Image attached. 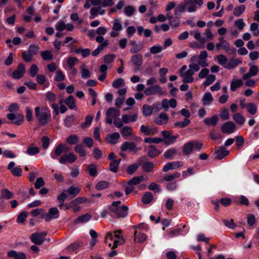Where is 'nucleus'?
<instances>
[{"label":"nucleus","mask_w":259,"mask_h":259,"mask_svg":"<svg viewBox=\"0 0 259 259\" xmlns=\"http://www.w3.org/2000/svg\"><path fill=\"white\" fill-rule=\"evenodd\" d=\"M120 201H113L109 206L108 209L111 214L116 218H123L128 214V207L123 205L119 206Z\"/></svg>","instance_id":"1"},{"label":"nucleus","mask_w":259,"mask_h":259,"mask_svg":"<svg viewBox=\"0 0 259 259\" xmlns=\"http://www.w3.org/2000/svg\"><path fill=\"white\" fill-rule=\"evenodd\" d=\"M35 116L41 125H46L51 119L50 111L48 109H41L37 106L34 109Z\"/></svg>","instance_id":"2"},{"label":"nucleus","mask_w":259,"mask_h":259,"mask_svg":"<svg viewBox=\"0 0 259 259\" xmlns=\"http://www.w3.org/2000/svg\"><path fill=\"white\" fill-rule=\"evenodd\" d=\"M114 235L111 233H108L105 238V242H107V240L110 239L111 240L114 241V244L112 247V249H114L118 245H121L124 243V239L121 235V230H116L113 232Z\"/></svg>","instance_id":"3"},{"label":"nucleus","mask_w":259,"mask_h":259,"mask_svg":"<svg viewBox=\"0 0 259 259\" xmlns=\"http://www.w3.org/2000/svg\"><path fill=\"white\" fill-rule=\"evenodd\" d=\"M144 176H140L135 177L128 181L125 187V193L126 195L131 193L134 189V186L139 184L142 181H144Z\"/></svg>","instance_id":"4"},{"label":"nucleus","mask_w":259,"mask_h":259,"mask_svg":"<svg viewBox=\"0 0 259 259\" xmlns=\"http://www.w3.org/2000/svg\"><path fill=\"white\" fill-rule=\"evenodd\" d=\"M161 134L163 137V141L167 145L175 143L179 137L178 135H171V133L168 131H162Z\"/></svg>","instance_id":"5"},{"label":"nucleus","mask_w":259,"mask_h":259,"mask_svg":"<svg viewBox=\"0 0 259 259\" xmlns=\"http://www.w3.org/2000/svg\"><path fill=\"white\" fill-rule=\"evenodd\" d=\"M47 234V233L45 231L32 233L30 237V239L35 244L41 245L45 241V237Z\"/></svg>","instance_id":"6"},{"label":"nucleus","mask_w":259,"mask_h":259,"mask_svg":"<svg viewBox=\"0 0 259 259\" xmlns=\"http://www.w3.org/2000/svg\"><path fill=\"white\" fill-rule=\"evenodd\" d=\"M120 149L122 151H128L136 153L138 151L141 150V147H137L136 144L134 142L126 141L122 144Z\"/></svg>","instance_id":"7"},{"label":"nucleus","mask_w":259,"mask_h":259,"mask_svg":"<svg viewBox=\"0 0 259 259\" xmlns=\"http://www.w3.org/2000/svg\"><path fill=\"white\" fill-rule=\"evenodd\" d=\"M144 94L146 96H150L157 94L161 96L164 94V92L159 85H153L146 88L144 91Z\"/></svg>","instance_id":"8"},{"label":"nucleus","mask_w":259,"mask_h":259,"mask_svg":"<svg viewBox=\"0 0 259 259\" xmlns=\"http://www.w3.org/2000/svg\"><path fill=\"white\" fill-rule=\"evenodd\" d=\"M236 130V126L232 121H227L223 124L221 127L222 132L227 134L234 133Z\"/></svg>","instance_id":"9"},{"label":"nucleus","mask_w":259,"mask_h":259,"mask_svg":"<svg viewBox=\"0 0 259 259\" xmlns=\"http://www.w3.org/2000/svg\"><path fill=\"white\" fill-rule=\"evenodd\" d=\"M77 157L75 154L72 152H70L68 154L62 155L59 159V162L62 164H64L66 162L72 163L75 161Z\"/></svg>","instance_id":"10"},{"label":"nucleus","mask_w":259,"mask_h":259,"mask_svg":"<svg viewBox=\"0 0 259 259\" xmlns=\"http://www.w3.org/2000/svg\"><path fill=\"white\" fill-rule=\"evenodd\" d=\"M25 71L26 69L25 65L22 63H20L18 66L17 69L14 71L12 76L15 79H18L22 77L25 73Z\"/></svg>","instance_id":"11"},{"label":"nucleus","mask_w":259,"mask_h":259,"mask_svg":"<svg viewBox=\"0 0 259 259\" xmlns=\"http://www.w3.org/2000/svg\"><path fill=\"white\" fill-rule=\"evenodd\" d=\"M59 217V210L56 207L51 208L48 213L44 216L46 222H50L53 219H57Z\"/></svg>","instance_id":"12"},{"label":"nucleus","mask_w":259,"mask_h":259,"mask_svg":"<svg viewBox=\"0 0 259 259\" xmlns=\"http://www.w3.org/2000/svg\"><path fill=\"white\" fill-rule=\"evenodd\" d=\"M219 40L222 41V49L230 55H234L236 53L235 49L231 47L229 43L224 39V37H221L219 39Z\"/></svg>","instance_id":"13"},{"label":"nucleus","mask_w":259,"mask_h":259,"mask_svg":"<svg viewBox=\"0 0 259 259\" xmlns=\"http://www.w3.org/2000/svg\"><path fill=\"white\" fill-rule=\"evenodd\" d=\"M194 72L190 68L185 73H181V76L183 78V82L184 83H191L194 80L193 75Z\"/></svg>","instance_id":"14"},{"label":"nucleus","mask_w":259,"mask_h":259,"mask_svg":"<svg viewBox=\"0 0 259 259\" xmlns=\"http://www.w3.org/2000/svg\"><path fill=\"white\" fill-rule=\"evenodd\" d=\"M183 164L180 161H173L166 163L163 167V171L167 172L169 170H173L182 166Z\"/></svg>","instance_id":"15"},{"label":"nucleus","mask_w":259,"mask_h":259,"mask_svg":"<svg viewBox=\"0 0 259 259\" xmlns=\"http://www.w3.org/2000/svg\"><path fill=\"white\" fill-rule=\"evenodd\" d=\"M169 117L164 112H161L160 114L154 118V122L159 125L165 124L168 122Z\"/></svg>","instance_id":"16"},{"label":"nucleus","mask_w":259,"mask_h":259,"mask_svg":"<svg viewBox=\"0 0 259 259\" xmlns=\"http://www.w3.org/2000/svg\"><path fill=\"white\" fill-rule=\"evenodd\" d=\"M7 256L14 259H27L26 254L23 252H17L12 250L7 252Z\"/></svg>","instance_id":"17"},{"label":"nucleus","mask_w":259,"mask_h":259,"mask_svg":"<svg viewBox=\"0 0 259 259\" xmlns=\"http://www.w3.org/2000/svg\"><path fill=\"white\" fill-rule=\"evenodd\" d=\"M146 159V157L145 156H142V157H140V158L138 160V162L139 163L138 164L135 163V164H133L129 165L127 168V174H128L129 175L133 174L134 173V172H135L138 168L139 165H141L142 163V161L143 160H145Z\"/></svg>","instance_id":"18"},{"label":"nucleus","mask_w":259,"mask_h":259,"mask_svg":"<svg viewBox=\"0 0 259 259\" xmlns=\"http://www.w3.org/2000/svg\"><path fill=\"white\" fill-rule=\"evenodd\" d=\"M258 72V68L257 66L256 65H252L251 66L249 69L248 72L245 74L243 76V79L244 80L248 79L250 78L251 77L254 76L256 75Z\"/></svg>","instance_id":"19"},{"label":"nucleus","mask_w":259,"mask_h":259,"mask_svg":"<svg viewBox=\"0 0 259 259\" xmlns=\"http://www.w3.org/2000/svg\"><path fill=\"white\" fill-rule=\"evenodd\" d=\"M91 15L92 17H90V19H93L98 15H103L105 13V10L103 9V7L100 6L98 7H93L90 10Z\"/></svg>","instance_id":"20"},{"label":"nucleus","mask_w":259,"mask_h":259,"mask_svg":"<svg viewBox=\"0 0 259 259\" xmlns=\"http://www.w3.org/2000/svg\"><path fill=\"white\" fill-rule=\"evenodd\" d=\"M120 138V135L118 133L115 132L112 134L108 135L106 137V140L108 143L114 145L116 144Z\"/></svg>","instance_id":"21"},{"label":"nucleus","mask_w":259,"mask_h":259,"mask_svg":"<svg viewBox=\"0 0 259 259\" xmlns=\"http://www.w3.org/2000/svg\"><path fill=\"white\" fill-rule=\"evenodd\" d=\"M65 149V147L62 144L58 145L56 147L54 151L51 153V157L54 159H56L62 154Z\"/></svg>","instance_id":"22"},{"label":"nucleus","mask_w":259,"mask_h":259,"mask_svg":"<svg viewBox=\"0 0 259 259\" xmlns=\"http://www.w3.org/2000/svg\"><path fill=\"white\" fill-rule=\"evenodd\" d=\"M219 121V117L217 115H213L211 117H207L204 119V123L207 125L215 126Z\"/></svg>","instance_id":"23"},{"label":"nucleus","mask_w":259,"mask_h":259,"mask_svg":"<svg viewBox=\"0 0 259 259\" xmlns=\"http://www.w3.org/2000/svg\"><path fill=\"white\" fill-rule=\"evenodd\" d=\"M216 158L222 159L229 154V151L224 147H220L219 149L215 152Z\"/></svg>","instance_id":"24"},{"label":"nucleus","mask_w":259,"mask_h":259,"mask_svg":"<svg viewBox=\"0 0 259 259\" xmlns=\"http://www.w3.org/2000/svg\"><path fill=\"white\" fill-rule=\"evenodd\" d=\"M120 133L124 139L132 135L133 133V128L128 126H124L120 130Z\"/></svg>","instance_id":"25"},{"label":"nucleus","mask_w":259,"mask_h":259,"mask_svg":"<svg viewBox=\"0 0 259 259\" xmlns=\"http://www.w3.org/2000/svg\"><path fill=\"white\" fill-rule=\"evenodd\" d=\"M96 40L97 42L100 44V45L98 47H99L101 51L107 48L109 45L108 40H104V37L102 36H98L96 38Z\"/></svg>","instance_id":"26"},{"label":"nucleus","mask_w":259,"mask_h":259,"mask_svg":"<svg viewBox=\"0 0 259 259\" xmlns=\"http://www.w3.org/2000/svg\"><path fill=\"white\" fill-rule=\"evenodd\" d=\"M66 192L68 193L69 196H71V198H73L79 193L80 188L72 186L66 190Z\"/></svg>","instance_id":"27"},{"label":"nucleus","mask_w":259,"mask_h":259,"mask_svg":"<svg viewBox=\"0 0 259 259\" xmlns=\"http://www.w3.org/2000/svg\"><path fill=\"white\" fill-rule=\"evenodd\" d=\"M92 216L89 213H85L78 217L75 221V224H78V223H84L91 220Z\"/></svg>","instance_id":"28"},{"label":"nucleus","mask_w":259,"mask_h":259,"mask_svg":"<svg viewBox=\"0 0 259 259\" xmlns=\"http://www.w3.org/2000/svg\"><path fill=\"white\" fill-rule=\"evenodd\" d=\"M134 239L137 242L142 243L147 239V236L143 233L136 231L134 234Z\"/></svg>","instance_id":"29"},{"label":"nucleus","mask_w":259,"mask_h":259,"mask_svg":"<svg viewBox=\"0 0 259 259\" xmlns=\"http://www.w3.org/2000/svg\"><path fill=\"white\" fill-rule=\"evenodd\" d=\"M150 150L148 152V156L150 158H154L160 154V151L154 145L149 146Z\"/></svg>","instance_id":"30"},{"label":"nucleus","mask_w":259,"mask_h":259,"mask_svg":"<svg viewBox=\"0 0 259 259\" xmlns=\"http://www.w3.org/2000/svg\"><path fill=\"white\" fill-rule=\"evenodd\" d=\"M233 119L236 123L240 125H243L245 121V117L239 113H235L233 115Z\"/></svg>","instance_id":"31"},{"label":"nucleus","mask_w":259,"mask_h":259,"mask_svg":"<svg viewBox=\"0 0 259 259\" xmlns=\"http://www.w3.org/2000/svg\"><path fill=\"white\" fill-rule=\"evenodd\" d=\"M243 84L241 79H233L230 85V89L232 91H235L237 88L241 87Z\"/></svg>","instance_id":"32"},{"label":"nucleus","mask_w":259,"mask_h":259,"mask_svg":"<svg viewBox=\"0 0 259 259\" xmlns=\"http://www.w3.org/2000/svg\"><path fill=\"white\" fill-rule=\"evenodd\" d=\"M193 147L191 141L185 143L183 147V152L186 155H190L193 151Z\"/></svg>","instance_id":"33"},{"label":"nucleus","mask_w":259,"mask_h":259,"mask_svg":"<svg viewBox=\"0 0 259 259\" xmlns=\"http://www.w3.org/2000/svg\"><path fill=\"white\" fill-rule=\"evenodd\" d=\"M177 153V150L176 148H172L166 150L164 152L163 156L167 159H172Z\"/></svg>","instance_id":"34"},{"label":"nucleus","mask_w":259,"mask_h":259,"mask_svg":"<svg viewBox=\"0 0 259 259\" xmlns=\"http://www.w3.org/2000/svg\"><path fill=\"white\" fill-rule=\"evenodd\" d=\"M241 63V61L238 59H232L225 66V68L231 69L235 68L239 64Z\"/></svg>","instance_id":"35"},{"label":"nucleus","mask_w":259,"mask_h":259,"mask_svg":"<svg viewBox=\"0 0 259 259\" xmlns=\"http://www.w3.org/2000/svg\"><path fill=\"white\" fill-rule=\"evenodd\" d=\"M120 115V111L114 108H110L106 112V116H110L112 118H115Z\"/></svg>","instance_id":"36"},{"label":"nucleus","mask_w":259,"mask_h":259,"mask_svg":"<svg viewBox=\"0 0 259 259\" xmlns=\"http://www.w3.org/2000/svg\"><path fill=\"white\" fill-rule=\"evenodd\" d=\"M120 161V158L112 160L110 163V170L113 172H116L118 170Z\"/></svg>","instance_id":"37"},{"label":"nucleus","mask_w":259,"mask_h":259,"mask_svg":"<svg viewBox=\"0 0 259 259\" xmlns=\"http://www.w3.org/2000/svg\"><path fill=\"white\" fill-rule=\"evenodd\" d=\"M153 200V195L150 192H145L143 195L142 201L144 204H147L150 203Z\"/></svg>","instance_id":"38"},{"label":"nucleus","mask_w":259,"mask_h":259,"mask_svg":"<svg viewBox=\"0 0 259 259\" xmlns=\"http://www.w3.org/2000/svg\"><path fill=\"white\" fill-rule=\"evenodd\" d=\"M122 120L124 123H127L131 122H134L137 120V115L124 114L122 115Z\"/></svg>","instance_id":"39"},{"label":"nucleus","mask_w":259,"mask_h":259,"mask_svg":"<svg viewBox=\"0 0 259 259\" xmlns=\"http://www.w3.org/2000/svg\"><path fill=\"white\" fill-rule=\"evenodd\" d=\"M64 103L70 109H74L76 107L75 100L72 96H70L68 98L66 99L64 101Z\"/></svg>","instance_id":"40"},{"label":"nucleus","mask_w":259,"mask_h":259,"mask_svg":"<svg viewBox=\"0 0 259 259\" xmlns=\"http://www.w3.org/2000/svg\"><path fill=\"white\" fill-rule=\"evenodd\" d=\"M131 61L135 65L141 66L142 64V56L141 54L134 55L131 58Z\"/></svg>","instance_id":"41"},{"label":"nucleus","mask_w":259,"mask_h":259,"mask_svg":"<svg viewBox=\"0 0 259 259\" xmlns=\"http://www.w3.org/2000/svg\"><path fill=\"white\" fill-rule=\"evenodd\" d=\"M74 150L80 157H85L86 156L87 153L82 145L78 144L76 145L74 147Z\"/></svg>","instance_id":"42"},{"label":"nucleus","mask_w":259,"mask_h":259,"mask_svg":"<svg viewBox=\"0 0 259 259\" xmlns=\"http://www.w3.org/2000/svg\"><path fill=\"white\" fill-rule=\"evenodd\" d=\"M181 174L179 172H175L171 174H168L165 176L163 178V180L166 182L172 181L176 179L180 178Z\"/></svg>","instance_id":"43"},{"label":"nucleus","mask_w":259,"mask_h":259,"mask_svg":"<svg viewBox=\"0 0 259 259\" xmlns=\"http://www.w3.org/2000/svg\"><path fill=\"white\" fill-rule=\"evenodd\" d=\"M246 108L247 111L251 115H254L257 111L256 106L252 102L247 103Z\"/></svg>","instance_id":"44"},{"label":"nucleus","mask_w":259,"mask_h":259,"mask_svg":"<svg viewBox=\"0 0 259 259\" xmlns=\"http://www.w3.org/2000/svg\"><path fill=\"white\" fill-rule=\"evenodd\" d=\"M154 164L150 161H147L142 164V168L146 172H151L154 167Z\"/></svg>","instance_id":"45"},{"label":"nucleus","mask_w":259,"mask_h":259,"mask_svg":"<svg viewBox=\"0 0 259 259\" xmlns=\"http://www.w3.org/2000/svg\"><path fill=\"white\" fill-rule=\"evenodd\" d=\"M79 141V138L75 135H72L68 137L66 139V142L71 145L77 144Z\"/></svg>","instance_id":"46"},{"label":"nucleus","mask_w":259,"mask_h":259,"mask_svg":"<svg viewBox=\"0 0 259 259\" xmlns=\"http://www.w3.org/2000/svg\"><path fill=\"white\" fill-rule=\"evenodd\" d=\"M216 79V77L213 74H210L206 77L205 80L203 82L204 87H207L212 84Z\"/></svg>","instance_id":"47"},{"label":"nucleus","mask_w":259,"mask_h":259,"mask_svg":"<svg viewBox=\"0 0 259 259\" xmlns=\"http://www.w3.org/2000/svg\"><path fill=\"white\" fill-rule=\"evenodd\" d=\"M1 196L3 198L9 199L14 197V194L7 189H3L2 190Z\"/></svg>","instance_id":"48"},{"label":"nucleus","mask_w":259,"mask_h":259,"mask_svg":"<svg viewBox=\"0 0 259 259\" xmlns=\"http://www.w3.org/2000/svg\"><path fill=\"white\" fill-rule=\"evenodd\" d=\"M216 58L219 64L225 68V66H226L227 64V58L226 57V56L223 54L219 55L216 57Z\"/></svg>","instance_id":"49"},{"label":"nucleus","mask_w":259,"mask_h":259,"mask_svg":"<svg viewBox=\"0 0 259 259\" xmlns=\"http://www.w3.org/2000/svg\"><path fill=\"white\" fill-rule=\"evenodd\" d=\"M57 99L56 95L53 92L49 91L46 94V100L49 103H53Z\"/></svg>","instance_id":"50"},{"label":"nucleus","mask_w":259,"mask_h":259,"mask_svg":"<svg viewBox=\"0 0 259 259\" xmlns=\"http://www.w3.org/2000/svg\"><path fill=\"white\" fill-rule=\"evenodd\" d=\"M213 100V98L210 93H206L203 98V103L204 105H209Z\"/></svg>","instance_id":"51"},{"label":"nucleus","mask_w":259,"mask_h":259,"mask_svg":"<svg viewBox=\"0 0 259 259\" xmlns=\"http://www.w3.org/2000/svg\"><path fill=\"white\" fill-rule=\"evenodd\" d=\"M39 152V149L37 147L29 146L27 150L26 153L29 155H34Z\"/></svg>","instance_id":"52"},{"label":"nucleus","mask_w":259,"mask_h":259,"mask_svg":"<svg viewBox=\"0 0 259 259\" xmlns=\"http://www.w3.org/2000/svg\"><path fill=\"white\" fill-rule=\"evenodd\" d=\"M250 30L253 32V35L254 36H259L258 24L256 23H252L250 24Z\"/></svg>","instance_id":"53"},{"label":"nucleus","mask_w":259,"mask_h":259,"mask_svg":"<svg viewBox=\"0 0 259 259\" xmlns=\"http://www.w3.org/2000/svg\"><path fill=\"white\" fill-rule=\"evenodd\" d=\"M109 183L105 181H101L96 185V189L98 190H102L109 187Z\"/></svg>","instance_id":"54"},{"label":"nucleus","mask_w":259,"mask_h":259,"mask_svg":"<svg viewBox=\"0 0 259 259\" xmlns=\"http://www.w3.org/2000/svg\"><path fill=\"white\" fill-rule=\"evenodd\" d=\"M82 243L79 242H75L69 245L67 249L68 251H74L78 249L81 246Z\"/></svg>","instance_id":"55"},{"label":"nucleus","mask_w":259,"mask_h":259,"mask_svg":"<svg viewBox=\"0 0 259 259\" xmlns=\"http://www.w3.org/2000/svg\"><path fill=\"white\" fill-rule=\"evenodd\" d=\"M41 56L45 61H50L53 59V56L50 51H46L41 52Z\"/></svg>","instance_id":"56"},{"label":"nucleus","mask_w":259,"mask_h":259,"mask_svg":"<svg viewBox=\"0 0 259 259\" xmlns=\"http://www.w3.org/2000/svg\"><path fill=\"white\" fill-rule=\"evenodd\" d=\"M245 9V6L244 5H241L234 9L233 14L236 17H239L244 12Z\"/></svg>","instance_id":"57"},{"label":"nucleus","mask_w":259,"mask_h":259,"mask_svg":"<svg viewBox=\"0 0 259 259\" xmlns=\"http://www.w3.org/2000/svg\"><path fill=\"white\" fill-rule=\"evenodd\" d=\"M125 83L124 80L121 78H119L116 80H115L112 82V87L115 89L119 88L120 87H122L124 85Z\"/></svg>","instance_id":"58"},{"label":"nucleus","mask_w":259,"mask_h":259,"mask_svg":"<svg viewBox=\"0 0 259 259\" xmlns=\"http://www.w3.org/2000/svg\"><path fill=\"white\" fill-rule=\"evenodd\" d=\"M152 107L148 105H144L143 106V113L144 116H149L152 114L153 112Z\"/></svg>","instance_id":"59"},{"label":"nucleus","mask_w":259,"mask_h":259,"mask_svg":"<svg viewBox=\"0 0 259 259\" xmlns=\"http://www.w3.org/2000/svg\"><path fill=\"white\" fill-rule=\"evenodd\" d=\"M65 76L61 70H58L56 71V75L55 76V80L57 81L60 82L64 80Z\"/></svg>","instance_id":"60"},{"label":"nucleus","mask_w":259,"mask_h":259,"mask_svg":"<svg viewBox=\"0 0 259 259\" xmlns=\"http://www.w3.org/2000/svg\"><path fill=\"white\" fill-rule=\"evenodd\" d=\"M191 142L194 150L200 151L203 147V144L201 141L194 140L191 141Z\"/></svg>","instance_id":"61"},{"label":"nucleus","mask_w":259,"mask_h":259,"mask_svg":"<svg viewBox=\"0 0 259 259\" xmlns=\"http://www.w3.org/2000/svg\"><path fill=\"white\" fill-rule=\"evenodd\" d=\"M74 120V116L73 115H69L67 116L64 119V123L66 127H70L73 124Z\"/></svg>","instance_id":"62"},{"label":"nucleus","mask_w":259,"mask_h":259,"mask_svg":"<svg viewBox=\"0 0 259 259\" xmlns=\"http://www.w3.org/2000/svg\"><path fill=\"white\" fill-rule=\"evenodd\" d=\"M88 169L89 174L92 177H95L97 175V169L96 166L94 164H90L88 166Z\"/></svg>","instance_id":"63"},{"label":"nucleus","mask_w":259,"mask_h":259,"mask_svg":"<svg viewBox=\"0 0 259 259\" xmlns=\"http://www.w3.org/2000/svg\"><path fill=\"white\" fill-rule=\"evenodd\" d=\"M122 29V26L119 19H115L112 27V30L120 31Z\"/></svg>","instance_id":"64"}]
</instances>
